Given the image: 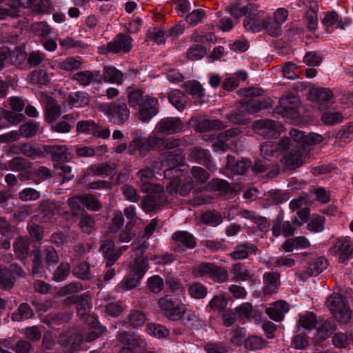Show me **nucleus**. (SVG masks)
Masks as SVG:
<instances>
[{"label": "nucleus", "mask_w": 353, "mask_h": 353, "mask_svg": "<svg viewBox=\"0 0 353 353\" xmlns=\"http://www.w3.org/2000/svg\"><path fill=\"white\" fill-rule=\"evenodd\" d=\"M39 130V123L35 121H28L20 126L18 132L19 136L24 138H31L36 135Z\"/></svg>", "instance_id": "obj_48"}, {"label": "nucleus", "mask_w": 353, "mask_h": 353, "mask_svg": "<svg viewBox=\"0 0 353 353\" xmlns=\"http://www.w3.org/2000/svg\"><path fill=\"white\" fill-rule=\"evenodd\" d=\"M82 61L81 59H77L73 57H69L60 61L58 64L59 69L72 72L78 70L81 67Z\"/></svg>", "instance_id": "obj_50"}, {"label": "nucleus", "mask_w": 353, "mask_h": 353, "mask_svg": "<svg viewBox=\"0 0 353 353\" xmlns=\"http://www.w3.org/2000/svg\"><path fill=\"white\" fill-rule=\"evenodd\" d=\"M19 52L10 51L8 48H0V70L3 69L6 63L17 64Z\"/></svg>", "instance_id": "obj_41"}, {"label": "nucleus", "mask_w": 353, "mask_h": 353, "mask_svg": "<svg viewBox=\"0 0 353 353\" xmlns=\"http://www.w3.org/2000/svg\"><path fill=\"white\" fill-rule=\"evenodd\" d=\"M289 144L288 139H282L279 143L272 141H265L261 145V155L265 160L272 161L277 157L278 151L285 150Z\"/></svg>", "instance_id": "obj_14"}, {"label": "nucleus", "mask_w": 353, "mask_h": 353, "mask_svg": "<svg viewBox=\"0 0 353 353\" xmlns=\"http://www.w3.org/2000/svg\"><path fill=\"white\" fill-rule=\"evenodd\" d=\"M308 153L307 148L294 145L285 151L281 161L288 169L293 170L302 165Z\"/></svg>", "instance_id": "obj_8"}, {"label": "nucleus", "mask_w": 353, "mask_h": 353, "mask_svg": "<svg viewBox=\"0 0 353 353\" xmlns=\"http://www.w3.org/2000/svg\"><path fill=\"white\" fill-rule=\"evenodd\" d=\"M30 243L27 239L19 236L13 245L15 255L19 259H26L29 252Z\"/></svg>", "instance_id": "obj_38"}, {"label": "nucleus", "mask_w": 353, "mask_h": 353, "mask_svg": "<svg viewBox=\"0 0 353 353\" xmlns=\"http://www.w3.org/2000/svg\"><path fill=\"white\" fill-rule=\"evenodd\" d=\"M41 214L44 221L60 212V206L54 202H46L41 205Z\"/></svg>", "instance_id": "obj_47"}, {"label": "nucleus", "mask_w": 353, "mask_h": 353, "mask_svg": "<svg viewBox=\"0 0 353 353\" xmlns=\"http://www.w3.org/2000/svg\"><path fill=\"white\" fill-rule=\"evenodd\" d=\"M91 298L90 296L87 294H82L80 295H72L64 300V303L66 305L70 304H79L77 309L78 315H83L87 312H90L91 308Z\"/></svg>", "instance_id": "obj_19"}, {"label": "nucleus", "mask_w": 353, "mask_h": 353, "mask_svg": "<svg viewBox=\"0 0 353 353\" xmlns=\"http://www.w3.org/2000/svg\"><path fill=\"white\" fill-rule=\"evenodd\" d=\"M207 54L205 47L199 44L192 45L186 52L187 58L190 61L201 59Z\"/></svg>", "instance_id": "obj_61"}, {"label": "nucleus", "mask_w": 353, "mask_h": 353, "mask_svg": "<svg viewBox=\"0 0 353 353\" xmlns=\"http://www.w3.org/2000/svg\"><path fill=\"white\" fill-rule=\"evenodd\" d=\"M190 157L198 163L206 166L208 169H214L210 160V154L207 150L202 148H194L191 150Z\"/></svg>", "instance_id": "obj_31"}, {"label": "nucleus", "mask_w": 353, "mask_h": 353, "mask_svg": "<svg viewBox=\"0 0 353 353\" xmlns=\"http://www.w3.org/2000/svg\"><path fill=\"white\" fill-rule=\"evenodd\" d=\"M256 6H252L251 4H248L246 6H241L239 3H234L230 6H228L226 7V10L232 16L235 17L236 19L239 17L246 15V14H254L255 15L256 10H254V8Z\"/></svg>", "instance_id": "obj_34"}, {"label": "nucleus", "mask_w": 353, "mask_h": 353, "mask_svg": "<svg viewBox=\"0 0 353 353\" xmlns=\"http://www.w3.org/2000/svg\"><path fill=\"white\" fill-rule=\"evenodd\" d=\"M15 278L12 271L6 267L0 266V288L10 290L13 288Z\"/></svg>", "instance_id": "obj_39"}, {"label": "nucleus", "mask_w": 353, "mask_h": 353, "mask_svg": "<svg viewBox=\"0 0 353 353\" xmlns=\"http://www.w3.org/2000/svg\"><path fill=\"white\" fill-rule=\"evenodd\" d=\"M43 150L50 154L54 161L67 162L71 159V154L68 152L66 145H43Z\"/></svg>", "instance_id": "obj_20"}, {"label": "nucleus", "mask_w": 353, "mask_h": 353, "mask_svg": "<svg viewBox=\"0 0 353 353\" xmlns=\"http://www.w3.org/2000/svg\"><path fill=\"white\" fill-rule=\"evenodd\" d=\"M300 105L299 98L292 93L283 94L279 99L278 112L283 117L295 116L296 109Z\"/></svg>", "instance_id": "obj_15"}, {"label": "nucleus", "mask_w": 353, "mask_h": 353, "mask_svg": "<svg viewBox=\"0 0 353 353\" xmlns=\"http://www.w3.org/2000/svg\"><path fill=\"white\" fill-rule=\"evenodd\" d=\"M225 128L223 123L219 119H205L200 121L197 126V130L200 132H208L212 130H221Z\"/></svg>", "instance_id": "obj_46"}, {"label": "nucleus", "mask_w": 353, "mask_h": 353, "mask_svg": "<svg viewBox=\"0 0 353 353\" xmlns=\"http://www.w3.org/2000/svg\"><path fill=\"white\" fill-rule=\"evenodd\" d=\"M191 273L195 279L209 278L219 283L226 281L228 278L227 270L213 263H201L193 268Z\"/></svg>", "instance_id": "obj_3"}, {"label": "nucleus", "mask_w": 353, "mask_h": 353, "mask_svg": "<svg viewBox=\"0 0 353 353\" xmlns=\"http://www.w3.org/2000/svg\"><path fill=\"white\" fill-rule=\"evenodd\" d=\"M127 96L130 106L138 110L141 121H148L158 113L157 99L145 94L143 90L129 87Z\"/></svg>", "instance_id": "obj_1"}, {"label": "nucleus", "mask_w": 353, "mask_h": 353, "mask_svg": "<svg viewBox=\"0 0 353 353\" xmlns=\"http://www.w3.org/2000/svg\"><path fill=\"white\" fill-rule=\"evenodd\" d=\"M336 330V324L333 319H327L321 322L317 327L314 342L319 343L327 339Z\"/></svg>", "instance_id": "obj_23"}, {"label": "nucleus", "mask_w": 353, "mask_h": 353, "mask_svg": "<svg viewBox=\"0 0 353 353\" xmlns=\"http://www.w3.org/2000/svg\"><path fill=\"white\" fill-rule=\"evenodd\" d=\"M266 345V342L261 337L252 336L245 340L244 347L246 350L255 351L262 349Z\"/></svg>", "instance_id": "obj_63"}, {"label": "nucleus", "mask_w": 353, "mask_h": 353, "mask_svg": "<svg viewBox=\"0 0 353 353\" xmlns=\"http://www.w3.org/2000/svg\"><path fill=\"white\" fill-rule=\"evenodd\" d=\"M19 149L22 154L32 159L43 157V152L30 143H23L19 146Z\"/></svg>", "instance_id": "obj_52"}, {"label": "nucleus", "mask_w": 353, "mask_h": 353, "mask_svg": "<svg viewBox=\"0 0 353 353\" xmlns=\"http://www.w3.org/2000/svg\"><path fill=\"white\" fill-rule=\"evenodd\" d=\"M183 127V123L180 118L166 117L157 123L154 130L158 133L170 135L182 131Z\"/></svg>", "instance_id": "obj_13"}, {"label": "nucleus", "mask_w": 353, "mask_h": 353, "mask_svg": "<svg viewBox=\"0 0 353 353\" xmlns=\"http://www.w3.org/2000/svg\"><path fill=\"white\" fill-rule=\"evenodd\" d=\"M327 267V260L323 256H319L309 264L307 272L311 276H317L325 270Z\"/></svg>", "instance_id": "obj_42"}, {"label": "nucleus", "mask_w": 353, "mask_h": 353, "mask_svg": "<svg viewBox=\"0 0 353 353\" xmlns=\"http://www.w3.org/2000/svg\"><path fill=\"white\" fill-rule=\"evenodd\" d=\"M79 226L83 232L90 234L96 229V222L92 215L85 214L81 215Z\"/></svg>", "instance_id": "obj_53"}, {"label": "nucleus", "mask_w": 353, "mask_h": 353, "mask_svg": "<svg viewBox=\"0 0 353 353\" xmlns=\"http://www.w3.org/2000/svg\"><path fill=\"white\" fill-rule=\"evenodd\" d=\"M158 305L163 315L173 321H179L181 313L185 306L181 301L170 295L159 299Z\"/></svg>", "instance_id": "obj_6"}, {"label": "nucleus", "mask_w": 353, "mask_h": 353, "mask_svg": "<svg viewBox=\"0 0 353 353\" xmlns=\"http://www.w3.org/2000/svg\"><path fill=\"white\" fill-rule=\"evenodd\" d=\"M61 114L60 105L52 97L47 99L46 105V121L51 123L55 121Z\"/></svg>", "instance_id": "obj_35"}, {"label": "nucleus", "mask_w": 353, "mask_h": 353, "mask_svg": "<svg viewBox=\"0 0 353 353\" xmlns=\"http://www.w3.org/2000/svg\"><path fill=\"white\" fill-rule=\"evenodd\" d=\"M292 211L297 210L296 215L301 221H306L310 215L307 201L305 197L300 196L292 199L289 204Z\"/></svg>", "instance_id": "obj_26"}, {"label": "nucleus", "mask_w": 353, "mask_h": 353, "mask_svg": "<svg viewBox=\"0 0 353 353\" xmlns=\"http://www.w3.org/2000/svg\"><path fill=\"white\" fill-rule=\"evenodd\" d=\"M172 239L176 242L181 243L186 248H194L196 241L194 236L187 231H177L172 234Z\"/></svg>", "instance_id": "obj_37"}, {"label": "nucleus", "mask_w": 353, "mask_h": 353, "mask_svg": "<svg viewBox=\"0 0 353 353\" xmlns=\"http://www.w3.org/2000/svg\"><path fill=\"white\" fill-rule=\"evenodd\" d=\"M188 290L191 297L197 299L205 298L208 294L206 287L199 282L191 283L189 285Z\"/></svg>", "instance_id": "obj_58"}, {"label": "nucleus", "mask_w": 353, "mask_h": 353, "mask_svg": "<svg viewBox=\"0 0 353 353\" xmlns=\"http://www.w3.org/2000/svg\"><path fill=\"white\" fill-rule=\"evenodd\" d=\"M303 222L297 217L293 219V223L289 221H283V216L278 215L273 223L272 234L274 236H279L281 234L286 237L292 236L296 230L295 225H301Z\"/></svg>", "instance_id": "obj_12"}, {"label": "nucleus", "mask_w": 353, "mask_h": 353, "mask_svg": "<svg viewBox=\"0 0 353 353\" xmlns=\"http://www.w3.org/2000/svg\"><path fill=\"white\" fill-rule=\"evenodd\" d=\"M89 170L95 175H106L112 176L116 173L114 166L108 163H102L100 165H92L89 167Z\"/></svg>", "instance_id": "obj_55"}, {"label": "nucleus", "mask_w": 353, "mask_h": 353, "mask_svg": "<svg viewBox=\"0 0 353 353\" xmlns=\"http://www.w3.org/2000/svg\"><path fill=\"white\" fill-rule=\"evenodd\" d=\"M137 176L139 179L140 188L143 192L147 193H162L164 188L161 185L152 182L154 179V171L150 168H145L139 170Z\"/></svg>", "instance_id": "obj_10"}, {"label": "nucleus", "mask_w": 353, "mask_h": 353, "mask_svg": "<svg viewBox=\"0 0 353 353\" xmlns=\"http://www.w3.org/2000/svg\"><path fill=\"white\" fill-rule=\"evenodd\" d=\"M255 132L264 138L276 139L280 134L281 125L272 119H260L253 124Z\"/></svg>", "instance_id": "obj_11"}, {"label": "nucleus", "mask_w": 353, "mask_h": 353, "mask_svg": "<svg viewBox=\"0 0 353 353\" xmlns=\"http://www.w3.org/2000/svg\"><path fill=\"white\" fill-rule=\"evenodd\" d=\"M118 340L129 345L132 348L140 347L143 341L137 336L129 335L125 332H121L117 335Z\"/></svg>", "instance_id": "obj_60"}, {"label": "nucleus", "mask_w": 353, "mask_h": 353, "mask_svg": "<svg viewBox=\"0 0 353 353\" xmlns=\"http://www.w3.org/2000/svg\"><path fill=\"white\" fill-rule=\"evenodd\" d=\"M19 17V9L14 4L0 5V20L8 18L16 19Z\"/></svg>", "instance_id": "obj_49"}, {"label": "nucleus", "mask_w": 353, "mask_h": 353, "mask_svg": "<svg viewBox=\"0 0 353 353\" xmlns=\"http://www.w3.org/2000/svg\"><path fill=\"white\" fill-rule=\"evenodd\" d=\"M147 332L150 335L157 338L165 337L169 334V330L165 326L154 323H148Z\"/></svg>", "instance_id": "obj_64"}, {"label": "nucleus", "mask_w": 353, "mask_h": 353, "mask_svg": "<svg viewBox=\"0 0 353 353\" xmlns=\"http://www.w3.org/2000/svg\"><path fill=\"white\" fill-rule=\"evenodd\" d=\"M18 197L24 202L35 201L41 197V192L33 188H26L19 192Z\"/></svg>", "instance_id": "obj_59"}, {"label": "nucleus", "mask_w": 353, "mask_h": 353, "mask_svg": "<svg viewBox=\"0 0 353 353\" xmlns=\"http://www.w3.org/2000/svg\"><path fill=\"white\" fill-rule=\"evenodd\" d=\"M257 250L256 245L247 242L236 246L230 255L235 260H241L248 258L250 255L256 254Z\"/></svg>", "instance_id": "obj_27"}, {"label": "nucleus", "mask_w": 353, "mask_h": 353, "mask_svg": "<svg viewBox=\"0 0 353 353\" xmlns=\"http://www.w3.org/2000/svg\"><path fill=\"white\" fill-rule=\"evenodd\" d=\"M288 310L289 305L283 301H279L271 303L270 306L265 309V313L271 319L275 321H282L285 314L287 313Z\"/></svg>", "instance_id": "obj_24"}, {"label": "nucleus", "mask_w": 353, "mask_h": 353, "mask_svg": "<svg viewBox=\"0 0 353 353\" xmlns=\"http://www.w3.org/2000/svg\"><path fill=\"white\" fill-rule=\"evenodd\" d=\"M200 221L206 225L217 226L223 222V216L216 210H209L201 216Z\"/></svg>", "instance_id": "obj_43"}, {"label": "nucleus", "mask_w": 353, "mask_h": 353, "mask_svg": "<svg viewBox=\"0 0 353 353\" xmlns=\"http://www.w3.org/2000/svg\"><path fill=\"white\" fill-rule=\"evenodd\" d=\"M83 340V337L78 333H74L67 338L65 336H61L62 345L69 352H72L77 349Z\"/></svg>", "instance_id": "obj_40"}, {"label": "nucleus", "mask_w": 353, "mask_h": 353, "mask_svg": "<svg viewBox=\"0 0 353 353\" xmlns=\"http://www.w3.org/2000/svg\"><path fill=\"white\" fill-rule=\"evenodd\" d=\"M280 274L274 272H265L263 276V290L265 294H272L278 291L280 285Z\"/></svg>", "instance_id": "obj_25"}, {"label": "nucleus", "mask_w": 353, "mask_h": 353, "mask_svg": "<svg viewBox=\"0 0 353 353\" xmlns=\"http://www.w3.org/2000/svg\"><path fill=\"white\" fill-rule=\"evenodd\" d=\"M72 170V166L65 164L63 162L54 165L56 174L62 177V183L68 182L74 179V175Z\"/></svg>", "instance_id": "obj_51"}, {"label": "nucleus", "mask_w": 353, "mask_h": 353, "mask_svg": "<svg viewBox=\"0 0 353 353\" xmlns=\"http://www.w3.org/2000/svg\"><path fill=\"white\" fill-rule=\"evenodd\" d=\"M72 79L83 86H87L92 83H101V72L99 70H83L75 73Z\"/></svg>", "instance_id": "obj_22"}, {"label": "nucleus", "mask_w": 353, "mask_h": 353, "mask_svg": "<svg viewBox=\"0 0 353 353\" xmlns=\"http://www.w3.org/2000/svg\"><path fill=\"white\" fill-rule=\"evenodd\" d=\"M256 14H248L244 19L243 25L244 28L252 33H256L265 28V17L263 11H259L257 6L254 8Z\"/></svg>", "instance_id": "obj_17"}, {"label": "nucleus", "mask_w": 353, "mask_h": 353, "mask_svg": "<svg viewBox=\"0 0 353 353\" xmlns=\"http://www.w3.org/2000/svg\"><path fill=\"white\" fill-rule=\"evenodd\" d=\"M132 38L127 34L121 33L117 34L112 41L106 45H103L98 48V52L100 54L108 53H126L130 51L132 43Z\"/></svg>", "instance_id": "obj_5"}, {"label": "nucleus", "mask_w": 353, "mask_h": 353, "mask_svg": "<svg viewBox=\"0 0 353 353\" xmlns=\"http://www.w3.org/2000/svg\"><path fill=\"white\" fill-rule=\"evenodd\" d=\"M106 114L110 123L121 125L128 121L130 112L125 103L115 101L107 105Z\"/></svg>", "instance_id": "obj_7"}, {"label": "nucleus", "mask_w": 353, "mask_h": 353, "mask_svg": "<svg viewBox=\"0 0 353 353\" xmlns=\"http://www.w3.org/2000/svg\"><path fill=\"white\" fill-rule=\"evenodd\" d=\"M101 77V81L117 85H121L123 81V73L114 67H104Z\"/></svg>", "instance_id": "obj_30"}, {"label": "nucleus", "mask_w": 353, "mask_h": 353, "mask_svg": "<svg viewBox=\"0 0 353 353\" xmlns=\"http://www.w3.org/2000/svg\"><path fill=\"white\" fill-rule=\"evenodd\" d=\"M141 277H139L137 275L133 274L130 272V274L126 276L117 285L119 289L122 290H129L135 288L139 283Z\"/></svg>", "instance_id": "obj_62"}, {"label": "nucleus", "mask_w": 353, "mask_h": 353, "mask_svg": "<svg viewBox=\"0 0 353 353\" xmlns=\"http://www.w3.org/2000/svg\"><path fill=\"white\" fill-rule=\"evenodd\" d=\"M239 128H233L219 134L213 143L215 151L225 152L236 146V138L240 134Z\"/></svg>", "instance_id": "obj_9"}, {"label": "nucleus", "mask_w": 353, "mask_h": 353, "mask_svg": "<svg viewBox=\"0 0 353 353\" xmlns=\"http://www.w3.org/2000/svg\"><path fill=\"white\" fill-rule=\"evenodd\" d=\"M143 199L141 204L143 210L146 212L157 210L166 205L168 201V199L161 193H150Z\"/></svg>", "instance_id": "obj_18"}, {"label": "nucleus", "mask_w": 353, "mask_h": 353, "mask_svg": "<svg viewBox=\"0 0 353 353\" xmlns=\"http://www.w3.org/2000/svg\"><path fill=\"white\" fill-rule=\"evenodd\" d=\"M183 141L179 139H166L162 147L161 157L163 163L170 166L164 171V176L170 178L173 172H177L176 165L183 159Z\"/></svg>", "instance_id": "obj_2"}, {"label": "nucleus", "mask_w": 353, "mask_h": 353, "mask_svg": "<svg viewBox=\"0 0 353 353\" xmlns=\"http://www.w3.org/2000/svg\"><path fill=\"white\" fill-rule=\"evenodd\" d=\"M231 272L236 281H247L254 276V272L240 263L232 265Z\"/></svg>", "instance_id": "obj_32"}, {"label": "nucleus", "mask_w": 353, "mask_h": 353, "mask_svg": "<svg viewBox=\"0 0 353 353\" xmlns=\"http://www.w3.org/2000/svg\"><path fill=\"white\" fill-rule=\"evenodd\" d=\"M8 170L22 172L30 168L31 163L28 160L20 157H16L10 160L8 163Z\"/></svg>", "instance_id": "obj_45"}, {"label": "nucleus", "mask_w": 353, "mask_h": 353, "mask_svg": "<svg viewBox=\"0 0 353 353\" xmlns=\"http://www.w3.org/2000/svg\"><path fill=\"white\" fill-rule=\"evenodd\" d=\"M181 323L188 327H193L199 321V316L196 315L194 311L188 309L186 306L184 307L183 311L181 313Z\"/></svg>", "instance_id": "obj_44"}, {"label": "nucleus", "mask_w": 353, "mask_h": 353, "mask_svg": "<svg viewBox=\"0 0 353 353\" xmlns=\"http://www.w3.org/2000/svg\"><path fill=\"white\" fill-rule=\"evenodd\" d=\"M317 320L314 314L306 312L299 315L297 326L303 327L307 330H311L316 326Z\"/></svg>", "instance_id": "obj_54"}, {"label": "nucleus", "mask_w": 353, "mask_h": 353, "mask_svg": "<svg viewBox=\"0 0 353 353\" xmlns=\"http://www.w3.org/2000/svg\"><path fill=\"white\" fill-rule=\"evenodd\" d=\"M166 138L160 137L157 135H150L145 138L144 143L141 150V153H147L152 150L162 149Z\"/></svg>", "instance_id": "obj_36"}, {"label": "nucleus", "mask_w": 353, "mask_h": 353, "mask_svg": "<svg viewBox=\"0 0 353 353\" xmlns=\"http://www.w3.org/2000/svg\"><path fill=\"white\" fill-rule=\"evenodd\" d=\"M137 256L130 262V272L137 275L139 277H143L145 272L148 270V259L141 255Z\"/></svg>", "instance_id": "obj_33"}, {"label": "nucleus", "mask_w": 353, "mask_h": 353, "mask_svg": "<svg viewBox=\"0 0 353 353\" xmlns=\"http://www.w3.org/2000/svg\"><path fill=\"white\" fill-rule=\"evenodd\" d=\"M331 249L338 255L340 263H346L352 258L353 243L347 237L338 239Z\"/></svg>", "instance_id": "obj_16"}, {"label": "nucleus", "mask_w": 353, "mask_h": 353, "mask_svg": "<svg viewBox=\"0 0 353 353\" xmlns=\"http://www.w3.org/2000/svg\"><path fill=\"white\" fill-rule=\"evenodd\" d=\"M33 316V311L28 303H21L17 312L12 315V319L14 321H21L28 319Z\"/></svg>", "instance_id": "obj_57"}, {"label": "nucleus", "mask_w": 353, "mask_h": 353, "mask_svg": "<svg viewBox=\"0 0 353 353\" xmlns=\"http://www.w3.org/2000/svg\"><path fill=\"white\" fill-rule=\"evenodd\" d=\"M226 166L235 174H243L252 166V163L249 159H245L235 161L234 157L228 156Z\"/></svg>", "instance_id": "obj_28"}, {"label": "nucleus", "mask_w": 353, "mask_h": 353, "mask_svg": "<svg viewBox=\"0 0 353 353\" xmlns=\"http://www.w3.org/2000/svg\"><path fill=\"white\" fill-rule=\"evenodd\" d=\"M100 252L107 260V266H112L121 256V251H116L114 243L110 239L103 241L100 246Z\"/></svg>", "instance_id": "obj_21"}, {"label": "nucleus", "mask_w": 353, "mask_h": 353, "mask_svg": "<svg viewBox=\"0 0 353 353\" xmlns=\"http://www.w3.org/2000/svg\"><path fill=\"white\" fill-rule=\"evenodd\" d=\"M333 97V94L327 88H314L310 92V98L321 105V108H326V103Z\"/></svg>", "instance_id": "obj_29"}, {"label": "nucleus", "mask_w": 353, "mask_h": 353, "mask_svg": "<svg viewBox=\"0 0 353 353\" xmlns=\"http://www.w3.org/2000/svg\"><path fill=\"white\" fill-rule=\"evenodd\" d=\"M327 305L339 322L347 323L351 319V312L345 298L341 294L334 293L327 300Z\"/></svg>", "instance_id": "obj_4"}, {"label": "nucleus", "mask_w": 353, "mask_h": 353, "mask_svg": "<svg viewBox=\"0 0 353 353\" xmlns=\"http://www.w3.org/2000/svg\"><path fill=\"white\" fill-rule=\"evenodd\" d=\"M68 103L73 108H80L88 105L90 99L86 93L77 92L69 97Z\"/></svg>", "instance_id": "obj_56"}]
</instances>
